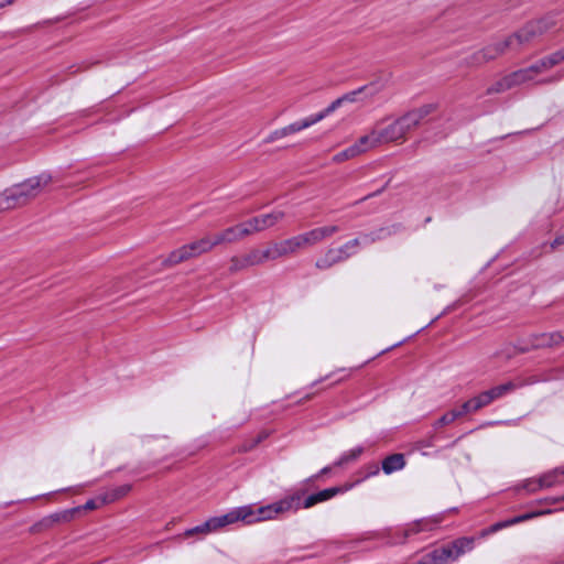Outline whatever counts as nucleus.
Returning a JSON list of instances; mask_svg holds the SVG:
<instances>
[{
    "label": "nucleus",
    "mask_w": 564,
    "mask_h": 564,
    "mask_svg": "<svg viewBox=\"0 0 564 564\" xmlns=\"http://www.w3.org/2000/svg\"><path fill=\"white\" fill-rule=\"evenodd\" d=\"M249 235L246 223L229 227L223 231L208 234L196 241L172 251L164 260V263L169 267L176 265L209 252L217 246L237 242Z\"/></svg>",
    "instance_id": "nucleus-1"
},
{
    "label": "nucleus",
    "mask_w": 564,
    "mask_h": 564,
    "mask_svg": "<svg viewBox=\"0 0 564 564\" xmlns=\"http://www.w3.org/2000/svg\"><path fill=\"white\" fill-rule=\"evenodd\" d=\"M432 110V106H425L419 110L411 111L394 121H379L373 126V128L376 129L382 144L403 142L406 133L415 128Z\"/></svg>",
    "instance_id": "nucleus-2"
},
{
    "label": "nucleus",
    "mask_w": 564,
    "mask_h": 564,
    "mask_svg": "<svg viewBox=\"0 0 564 564\" xmlns=\"http://www.w3.org/2000/svg\"><path fill=\"white\" fill-rule=\"evenodd\" d=\"M564 59V51L557 52L553 54L552 56L547 57L546 59L541 61L539 64L530 67L529 69H521L519 72H516L503 79L492 84L488 89L487 94H498L502 93L509 88H511L514 85L522 84L527 80H531L534 78L535 75L546 70L547 68L556 65L561 61Z\"/></svg>",
    "instance_id": "nucleus-3"
},
{
    "label": "nucleus",
    "mask_w": 564,
    "mask_h": 564,
    "mask_svg": "<svg viewBox=\"0 0 564 564\" xmlns=\"http://www.w3.org/2000/svg\"><path fill=\"white\" fill-rule=\"evenodd\" d=\"M252 512L253 511L249 507L235 508L224 516L210 518L204 524L185 531L183 538L187 539L195 534H208L216 532L228 524L239 521L243 523L250 522Z\"/></svg>",
    "instance_id": "nucleus-4"
},
{
    "label": "nucleus",
    "mask_w": 564,
    "mask_h": 564,
    "mask_svg": "<svg viewBox=\"0 0 564 564\" xmlns=\"http://www.w3.org/2000/svg\"><path fill=\"white\" fill-rule=\"evenodd\" d=\"M302 496L303 492L299 490L281 499L280 501L268 506H248L253 512L250 522H245V524H252L261 521L273 520L276 519L278 516L290 510H299Z\"/></svg>",
    "instance_id": "nucleus-5"
},
{
    "label": "nucleus",
    "mask_w": 564,
    "mask_h": 564,
    "mask_svg": "<svg viewBox=\"0 0 564 564\" xmlns=\"http://www.w3.org/2000/svg\"><path fill=\"white\" fill-rule=\"evenodd\" d=\"M474 540L470 538H462L446 545H443L429 554L431 564H447L456 561L460 555L473 550Z\"/></svg>",
    "instance_id": "nucleus-6"
},
{
    "label": "nucleus",
    "mask_w": 564,
    "mask_h": 564,
    "mask_svg": "<svg viewBox=\"0 0 564 564\" xmlns=\"http://www.w3.org/2000/svg\"><path fill=\"white\" fill-rule=\"evenodd\" d=\"M555 25V21L552 17L544 18L542 20L532 21L528 23L518 33L510 36L506 43V47H517L525 42H529L535 35L542 34L543 32L552 29Z\"/></svg>",
    "instance_id": "nucleus-7"
},
{
    "label": "nucleus",
    "mask_w": 564,
    "mask_h": 564,
    "mask_svg": "<svg viewBox=\"0 0 564 564\" xmlns=\"http://www.w3.org/2000/svg\"><path fill=\"white\" fill-rule=\"evenodd\" d=\"M279 256L275 253V242L269 243L264 248H257L251 250L242 258L235 257L231 259L230 269L234 271L241 270L249 265H257L268 260H275Z\"/></svg>",
    "instance_id": "nucleus-8"
},
{
    "label": "nucleus",
    "mask_w": 564,
    "mask_h": 564,
    "mask_svg": "<svg viewBox=\"0 0 564 564\" xmlns=\"http://www.w3.org/2000/svg\"><path fill=\"white\" fill-rule=\"evenodd\" d=\"M513 388H514V386L511 382L495 387L488 391L480 393L478 397L466 401L463 404V409L467 413L477 411V410L481 409L482 406L492 402L495 399L500 398L503 394H506L507 392L511 391Z\"/></svg>",
    "instance_id": "nucleus-9"
},
{
    "label": "nucleus",
    "mask_w": 564,
    "mask_h": 564,
    "mask_svg": "<svg viewBox=\"0 0 564 564\" xmlns=\"http://www.w3.org/2000/svg\"><path fill=\"white\" fill-rule=\"evenodd\" d=\"M52 182L53 178L51 175L41 174L39 176L31 177L23 183L15 184V187L19 188V193H21V200L26 205Z\"/></svg>",
    "instance_id": "nucleus-10"
},
{
    "label": "nucleus",
    "mask_w": 564,
    "mask_h": 564,
    "mask_svg": "<svg viewBox=\"0 0 564 564\" xmlns=\"http://www.w3.org/2000/svg\"><path fill=\"white\" fill-rule=\"evenodd\" d=\"M379 87L375 84L364 86L357 90H354L351 93L346 94L341 98L336 99L332 105L326 108L323 113H325V117L333 112L335 109L340 107L344 102H356L360 101L365 98H372L379 93Z\"/></svg>",
    "instance_id": "nucleus-11"
},
{
    "label": "nucleus",
    "mask_w": 564,
    "mask_h": 564,
    "mask_svg": "<svg viewBox=\"0 0 564 564\" xmlns=\"http://www.w3.org/2000/svg\"><path fill=\"white\" fill-rule=\"evenodd\" d=\"M284 217V213L281 210L272 212L270 214L261 215L258 217H254L248 221H246L249 234H253L256 231H260L263 229H267L269 227H272L278 221H280Z\"/></svg>",
    "instance_id": "nucleus-12"
},
{
    "label": "nucleus",
    "mask_w": 564,
    "mask_h": 564,
    "mask_svg": "<svg viewBox=\"0 0 564 564\" xmlns=\"http://www.w3.org/2000/svg\"><path fill=\"white\" fill-rule=\"evenodd\" d=\"M304 249H306V246L301 235L282 241H275V253H278L279 258L296 254Z\"/></svg>",
    "instance_id": "nucleus-13"
},
{
    "label": "nucleus",
    "mask_w": 564,
    "mask_h": 564,
    "mask_svg": "<svg viewBox=\"0 0 564 564\" xmlns=\"http://www.w3.org/2000/svg\"><path fill=\"white\" fill-rule=\"evenodd\" d=\"M339 230L337 226H325L314 228L307 232L301 234L306 248L313 247L314 245L325 240L326 238L333 236Z\"/></svg>",
    "instance_id": "nucleus-14"
},
{
    "label": "nucleus",
    "mask_w": 564,
    "mask_h": 564,
    "mask_svg": "<svg viewBox=\"0 0 564 564\" xmlns=\"http://www.w3.org/2000/svg\"><path fill=\"white\" fill-rule=\"evenodd\" d=\"M382 143L376 132V129L372 127V129L369 131V133L361 135L356 140V142L352 144L357 156L367 153L378 147H381Z\"/></svg>",
    "instance_id": "nucleus-15"
},
{
    "label": "nucleus",
    "mask_w": 564,
    "mask_h": 564,
    "mask_svg": "<svg viewBox=\"0 0 564 564\" xmlns=\"http://www.w3.org/2000/svg\"><path fill=\"white\" fill-rule=\"evenodd\" d=\"M350 257L344 248H330L327 252L316 261V267L322 270L329 269L336 263H339Z\"/></svg>",
    "instance_id": "nucleus-16"
},
{
    "label": "nucleus",
    "mask_w": 564,
    "mask_h": 564,
    "mask_svg": "<svg viewBox=\"0 0 564 564\" xmlns=\"http://www.w3.org/2000/svg\"><path fill=\"white\" fill-rule=\"evenodd\" d=\"M21 206H24V204L21 200V193H19V188H17L15 185L0 193V212Z\"/></svg>",
    "instance_id": "nucleus-17"
},
{
    "label": "nucleus",
    "mask_w": 564,
    "mask_h": 564,
    "mask_svg": "<svg viewBox=\"0 0 564 564\" xmlns=\"http://www.w3.org/2000/svg\"><path fill=\"white\" fill-rule=\"evenodd\" d=\"M348 489H349V487H334V488H328V489L322 490L315 495L310 496L304 501L303 507L306 509L311 508V507L315 506L316 503L326 501V500L333 498L334 496H336L337 494L344 492Z\"/></svg>",
    "instance_id": "nucleus-18"
},
{
    "label": "nucleus",
    "mask_w": 564,
    "mask_h": 564,
    "mask_svg": "<svg viewBox=\"0 0 564 564\" xmlns=\"http://www.w3.org/2000/svg\"><path fill=\"white\" fill-rule=\"evenodd\" d=\"M324 118H325V113H323V112H319L315 116H311L308 118H305L301 121H297V122H294V123L288 126L286 128L283 129V133L289 134V133H294V132L301 131V130L308 128L312 124L321 121Z\"/></svg>",
    "instance_id": "nucleus-19"
},
{
    "label": "nucleus",
    "mask_w": 564,
    "mask_h": 564,
    "mask_svg": "<svg viewBox=\"0 0 564 564\" xmlns=\"http://www.w3.org/2000/svg\"><path fill=\"white\" fill-rule=\"evenodd\" d=\"M561 475H564V471L554 470L550 474H546V475L542 476L540 479L532 481L530 484V486H532V487H530L529 489L534 491L540 488L551 487L555 484H558L561 481L560 480Z\"/></svg>",
    "instance_id": "nucleus-20"
},
{
    "label": "nucleus",
    "mask_w": 564,
    "mask_h": 564,
    "mask_svg": "<svg viewBox=\"0 0 564 564\" xmlns=\"http://www.w3.org/2000/svg\"><path fill=\"white\" fill-rule=\"evenodd\" d=\"M404 466V458L401 454H393L383 460L382 469L386 474H391Z\"/></svg>",
    "instance_id": "nucleus-21"
},
{
    "label": "nucleus",
    "mask_w": 564,
    "mask_h": 564,
    "mask_svg": "<svg viewBox=\"0 0 564 564\" xmlns=\"http://www.w3.org/2000/svg\"><path fill=\"white\" fill-rule=\"evenodd\" d=\"M130 490H131L130 485L120 486L109 492L101 495L100 501H101V503H111V502L124 497L126 495H128V492Z\"/></svg>",
    "instance_id": "nucleus-22"
},
{
    "label": "nucleus",
    "mask_w": 564,
    "mask_h": 564,
    "mask_svg": "<svg viewBox=\"0 0 564 564\" xmlns=\"http://www.w3.org/2000/svg\"><path fill=\"white\" fill-rule=\"evenodd\" d=\"M543 512H532V513H525L523 516H520V517H516L513 519H511L510 521H506V522H500V523H497L495 525H492L490 528V532H497L498 530L502 529V528H506V527H509L511 524H516V523H520V522H523V521H527V520H530L534 517H538L540 514H542Z\"/></svg>",
    "instance_id": "nucleus-23"
},
{
    "label": "nucleus",
    "mask_w": 564,
    "mask_h": 564,
    "mask_svg": "<svg viewBox=\"0 0 564 564\" xmlns=\"http://www.w3.org/2000/svg\"><path fill=\"white\" fill-rule=\"evenodd\" d=\"M80 512V508H73L68 510H64L62 512L55 513L48 518L51 522H69L72 521L78 513Z\"/></svg>",
    "instance_id": "nucleus-24"
},
{
    "label": "nucleus",
    "mask_w": 564,
    "mask_h": 564,
    "mask_svg": "<svg viewBox=\"0 0 564 564\" xmlns=\"http://www.w3.org/2000/svg\"><path fill=\"white\" fill-rule=\"evenodd\" d=\"M467 412L464 411L463 405L459 409H454L447 413H445L440 419L441 425H448L453 423L456 419L460 417L462 415L466 414Z\"/></svg>",
    "instance_id": "nucleus-25"
},
{
    "label": "nucleus",
    "mask_w": 564,
    "mask_h": 564,
    "mask_svg": "<svg viewBox=\"0 0 564 564\" xmlns=\"http://www.w3.org/2000/svg\"><path fill=\"white\" fill-rule=\"evenodd\" d=\"M354 158H357V154H356V151H355L354 147L350 145L346 150H344V151L337 153L336 155H334L333 161L335 163H341V162L351 160Z\"/></svg>",
    "instance_id": "nucleus-26"
},
{
    "label": "nucleus",
    "mask_w": 564,
    "mask_h": 564,
    "mask_svg": "<svg viewBox=\"0 0 564 564\" xmlns=\"http://www.w3.org/2000/svg\"><path fill=\"white\" fill-rule=\"evenodd\" d=\"M364 452V448L362 447H357V448H354L351 449L350 452H348L347 454H345L339 464H344V463H347L351 459H356L357 457H359Z\"/></svg>",
    "instance_id": "nucleus-27"
},
{
    "label": "nucleus",
    "mask_w": 564,
    "mask_h": 564,
    "mask_svg": "<svg viewBox=\"0 0 564 564\" xmlns=\"http://www.w3.org/2000/svg\"><path fill=\"white\" fill-rule=\"evenodd\" d=\"M104 505L105 503H101V501H100V497H98L96 499H91V500L87 501L83 507H79V508H80V511L82 510L91 511V510L100 508Z\"/></svg>",
    "instance_id": "nucleus-28"
},
{
    "label": "nucleus",
    "mask_w": 564,
    "mask_h": 564,
    "mask_svg": "<svg viewBox=\"0 0 564 564\" xmlns=\"http://www.w3.org/2000/svg\"><path fill=\"white\" fill-rule=\"evenodd\" d=\"M358 246H359V241H358V239H352V240H350V241L346 242V243H345L344 246H341L340 248H344V250H345L346 252H349V253H350V256H351V254H354V253L356 252V250H357Z\"/></svg>",
    "instance_id": "nucleus-29"
},
{
    "label": "nucleus",
    "mask_w": 564,
    "mask_h": 564,
    "mask_svg": "<svg viewBox=\"0 0 564 564\" xmlns=\"http://www.w3.org/2000/svg\"><path fill=\"white\" fill-rule=\"evenodd\" d=\"M424 524H425V522H422V521H421V522L413 523V524L409 528V530L405 532V534H408V533H409V534H410V533H417V532H420V531L424 530Z\"/></svg>",
    "instance_id": "nucleus-30"
},
{
    "label": "nucleus",
    "mask_w": 564,
    "mask_h": 564,
    "mask_svg": "<svg viewBox=\"0 0 564 564\" xmlns=\"http://www.w3.org/2000/svg\"><path fill=\"white\" fill-rule=\"evenodd\" d=\"M14 0H0V9L10 6Z\"/></svg>",
    "instance_id": "nucleus-31"
}]
</instances>
